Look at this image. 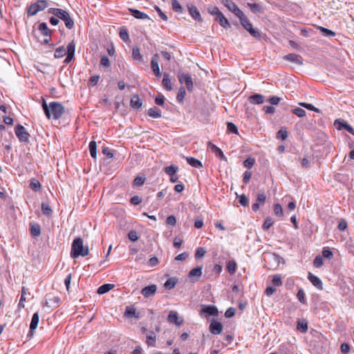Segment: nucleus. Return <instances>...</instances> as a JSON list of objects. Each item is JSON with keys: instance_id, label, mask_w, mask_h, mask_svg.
Segmentation results:
<instances>
[{"instance_id": "72a5a7b5", "label": "nucleus", "mask_w": 354, "mask_h": 354, "mask_svg": "<svg viewBox=\"0 0 354 354\" xmlns=\"http://www.w3.org/2000/svg\"><path fill=\"white\" fill-rule=\"evenodd\" d=\"M33 4L36 8H38V12L44 10L46 8L48 7V1L46 0H38Z\"/></svg>"}, {"instance_id": "69168bd1", "label": "nucleus", "mask_w": 354, "mask_h": 354, "mask_svg": "<svg viewBox=\"0 0 354 354\" xmlns=\"http://www.w3.org/2000/svg\"><path fill=\"white\" fill-rule=\"evenodd\" d=\"M208 12L212 15L217 17L221 12L216 6H210L208 8Z\"/></svg>"}, {"instance_id": "6e6552de", "label": "nucleus", "mask_w": 354, "mask_h": 354, "mask_svg": "<svg viewBox=\"0 0 354 354\" xmlns=\"http://www.w3.org/2000/svg\"><path fill=\"white\" fill-rule=\"evenodd\" d=\"M158 290V286L156 284H151L144 287L141 291V295L145 298H149L153 296Z\"/></svg>"}, {"instance_id": "a211bd4d", "label": "nucleus", "mask_w": 354, "mask_h": 354, "mask_svg": "<svg viewBox=\"0 0 354 354\" xmlns=\"http://www.w3.org/2000/svg\"><path fill=\"white\" fill-rule=\"evenodd\" d=\"M129 10L130 13L131 14V15L136 19H149V16L143 12H141L138 10L133 9V8H129Z\"/></svg>"}, {"instance_id": "dca6fc26", "label": "nucleus", "mask_w": 354, "mask_h": 354, "mask_svg": "<svg viewBox=\"0 0 354 354\" xmlns=\"http://www.w3.org/2000/svg\"><path fill=\"white\" fill-rule=\"evenodd\" d=\"M158 59V55L155 54L151 59V68H152L154 74L156 75V76L160 77L161 75V73L160 71Z\"/></svg>"}, {"instance_id": "2eb2a0df", "label": "nucleus", "mask_w": 354, "mask_h": 354, "mask_svg": "<svg viewBox=\"0 0 354 354\" xmlns=\"http://www.w3.org/2000/svg\"><path fill=\"white\" fill-rule=\"evenodd\" d=\"M223 330V325L219 322L212 321L209 325V331L214 335L221 334Z\"/></svg>"}, {"instance_id": "603ef678", "label": "nucleus", "mask_w": 354, "mask_h": 354, "mask_svg": "<svg viewBox=\"0 0 354 354\" xmlns=\"http://www.w3.org/2000/svg\"><path fill=\"white\" fill-rule=\"evenodd\" d=\"M273 223L274 222L272 218L270 217H268L263 224V229L264 230H268L273 225Z\"/></svg>"}, {"instance_id": "c03bdc74", "label": "nucleus", "mask_w": 354, "mask_h": 354, "mask_svg": "<svg viewBox=\"0 0 354 354\" xmlns=\"http://www.w3.org/2000/svg\"><path fill=\"white\" fill-rule=\"evenodd\" d=\"M319 29L320 32L324 36H326V37H334L335 35V33L333 30H331L327 29V28L322 27V26H319Z\"/></svg>"}, {"instance_id": "f257e3e1", "label": "nucleus", "mask_w": 354, "mask_h": 354, "mask_svg": "<svg viewBox=\"0 0 354 354\" xmlns=\"http://www.w3.org/2000/svg\"><path fill=\"white\" fill-rule=\"evenodd\" d=\"M41 106L48 119H50L52 115L53 119L57 120L60 118L64 113V106L57 102H51L49 103V105H48L46 100L42 99Z\"/></svg>"}, {"instance_id": "4d7b16f0", "label": "nucleus", "mask_w": 354, "mask_h": 354, "mask_svg": "<svg viewBox=\"0 0 354 354\" xmlns=\"http://www.w3.org/2000/svg\"><path fill=\"white\" fill-rule=\"evenodd\" d=\"M227 131L233 133H238V128L232 122H227Z\"/></svg>"}, {"instance_id": "de8ad7c7", "label": "nucleus", "mask_w": 354, "mask_h": 354, "mask_svg": "<svg viewBox=\"0 0 354 354\" xmlns=\"http://www.w3.org/2000/svg\"><path fill=\"white\" fill-rule=\"evenodd\" d=\"M297 329L300 330L302 333H306L308 329L307 322L304 320L299 321L297 322Z\"/></svg>"}, {"instance_id": "37998d69", "label": "nucleus", "mask_w": 354, "mask_h": 354, "mask_svg": "<svg viewBox=\"0 0 354 354\" xmlns=\"http://www.w3.org/2000/svg\"><path fill=\"white\" fill-rule=\"evenodd\" d=\"M172 8L175 12H183V7L180 4L178 0H172L171 2Z\"/></svg>"}, {"instance_id": "338daca9", "label": "nucleus", "mask_w": 354, "mask_h": 354, "mask_svg": "<svg viewBox=\"0 0 354 354\" xmlns=\"http://www.w3.org/2000/svg\"><path fill=\"white\" fill-rule=\"evenodd\" d=\"M323 263H324L323 259L320 256L316 257L315 259H314L313 264H314V266L316 268H320L323 265Z\"/></svg>"}, {"instance_id": "f3484780", "label": "nucleus", "mask_w": 354, "mask_h": 354, "mask_svg": "<svg viewBox=\"0 0 354 354\" xmlns=\"http://www.w3.org/2000/svg\"><path fill=\"white\" fill-rule=\"evenodd\" d=\"M308 279L311 282V283L317 288L319 290H322L323 288L322 282L318 277L314 275L311 272H309L308 274Z\"/></svg>"}, {"instance_id": "b1692460", "label": "nucleus", "mask_w": 354, "mask_h": 354, "mask_svg": "<svg viewBox=\"0 0 354 354\" xmlns=\"http://www.w3.org/2000/svg\"><path fill=\"white\" fill-rule=\"evenodd\" d=\"M38 30L44 36H50L52 31L50 30L47 24L44 22L40 23L38 26Z\"/></svg>"}, {"instance_id": "aec40b11", "label": "nucleus", "mask_w": 354, "mask_h": 354, "mask_svg": "<svg viewBox=\"0 0 354 354\" xmlns=\"http://www.w3.org/2000/svg\"><path fill=\"white\" fill-rule=\"evenodd\" d=\"M249 100L254 104H261L264 102V96L261 94L256 93L249 97Z\"/></svg>"}, {"instance_id": "052dcab7", "label": "nucleus", "mask_w": 354, "mask_h": 354, "mask_svg": "<svg viewBox=\"0 0 354 354\" xmlns=\"http://www.w3.org/2000/svg\"><path fill=\"white\" fill-rule=\"evenodd\" d=\"M120 37L124 41H127L129 39L128 32L126 29H121L120 30Z\"/></svg>"}, {"instance_id": "7ed1b4c3", "label": "nucleus", "mask_w": 354, "mask_h": 354, "mask_svg": "<svg viewBox=\"0 0 354 354\" xmlns=\"http://www.w3.org/2000/svg\"><path fill=\"white\" fill-rule=\"evenodd\" d=\"M48 12L64 21L67 28L72 29L74 27V21L71 17L69 13L66 10L60 8H51L48 9Z\"/></svg>"}, {"instance_id": "393cba45", "label": "nucleus", "mask_w": 354, "mask_h": 354, "mask_svg": "<svg viewBox=\"0 0 354 354\" xmlns=\"http://www.w3.org/2000/svg\"><path fill=\"white\" fill-rule=\"evenodd\" d=\"M113 287H114L113 284H111V283L103 284L97 288V292L99 295H103V294L108 292Z\"/></svg>"}, {"instance_id": "5701e85b", "label": "nucleus", "mask_w": 354, "mask_h": 354, "mask_svg": "<svg viewBox=\"0 0 354 354\" xmlns=\"http://www.w3.org/2000/svg\"><path fill=\"white\" fill-rule=\"evenodd\" d=\"M216 21H217L219 24L225 28L230 27L228 20L225 17L222 12L219 13V15L216 17Z\"/></svg>"}, {"instance_id": "39448f33", "label": "nucleus", "mask_w": 354, "mask_h": 354, "mask_svg": "<svg viewBox=\"0 0 354 354\" xmlns=\"http://www.w3.org/2000/svg\"><path fill=\"white\" fill-rule=\"evenodd\" d=\"M178 78L180 84H185L187 90L189 91H192L193 90L194 84L192 79V77L188 73H185L183 72H178Z\"/></svg>"}, {"instance_id": "09e8293b", "label": "nucleus", "mask_w": 354, "mask_h": 354, "mask_svg": "<svg viewBox=\"0 0 354 354\" xmlns=\"http://www.w3.org/2000/svg\"><path fill=\"white\" fill-rule=\"evenodd\" d=\"M178 170V167L174 165H170L169 167H165V171L167 174L171 176L174 175Z\"/></svg>"}, {"instance_id": "f704fd0d", "label": "nucleus", "mask_w": 354, "mask_h": 354, "mask_svg": "<svg viewBox=\"0 0 354 354\" xmlns=\"http://www.w3.org/2000/svg\"><path fill=\"white\" fill-rule=\"evenodd\" d=\"M177 283V280L176 278H169L168 279L165 283H164V286L165 288L171 290L174 288Z\"/></svg>"}, {"instance_id": "f03ea898", "label": "nucleus", "mask_w": 354, "mask_h": 354, "mask_svg": "<svg viewBox=\"0 0 354 354\" xmlns=\"http://www.w3.org/2000/svg\"><path fill=\"white\" fill-rule=\"evenodd\" d=\"M89 250L88 246H84L83 239L80 237L75 238L71 245V256L75 259L79 257H86L88 254Z\"/></svg>"}, {"instance_id": "c85d7f7f", "label": "nucleus", "mask_w": 354, "mask_h": 354, "mask_svg": "<svg viewBox=\"0 0 354 354\" xmlns=\"http://www.w3.org/2000/svg\"><path fill=\"white\" fill-rule=\"evenodd\" d=\"M30 233L34 237L39 236L41 234V228L38 224H30Z\"/></svg>"}, {"instance_id": "774afa93", "label": "nucleus", "mask_w": 354, "mask_h": 354, "mask_svg": "<svg viewBox=\"0 0 354 354\" xmlns=\"http://www.w3.org/2000/svg\"><path fill=\"white\" fill-rule=\"evenodd\" d=\"M239 202L241 205H243L244 207H246L248 205V198H247V196L245 194H242L239 196Z\"/></svg>"}, {"instance_id": "a878e982", "label": "nucleus", "mask_w": 354, "mask_h": 354, "mask_svg": "<svg viewBox=\"0 0 354 354\" xmlns=\"http://www.w3.org/2000/svg\"><path fill=\"white\" fill-rule=\"evenodd\" d=\"M147 114L153 118H159L161 117V111L157 107H153L148 110Z\"/></svg>"}, {"instance_id": "bf43d9fd", "label": "nucleus", "mask_w": 354, "mask_h": 354, "mask_svg": "<svg viewBox=\"0 0 354 354\" xmlns=\"http://www.w3.org/2000/svg\"><path fill=\"white\" fill-rule=\"evenodd\" d=\"M255 162V160L252 158H248L246 160L243 162L244 167L250 169L253 167L254 164Z\"/></svg>"}, {"instance_id": "9d476101", "label": "nucleus", "mask_w": 354, "mask_h": 354, "mask_svg": "<svg viewBox=\"0 0 354 354\" xmlns=\"http://www.w3.org/2000/svg\"><path fill=\"white\" fill-rule=\"evenodd\" d=\"M218 309L213 305H202L201 315L207 314L209 316H217Z\"/></svg>"}, {"instance_id": "864d4df0", "label": "nucleus", "mask_w": 354, "mask_h": 354, "mask_svg": "<svg viewBox=\"0 0 354 354\" xmlns=\"http://www.w3.org/2000/svg\"><path fill=\"white\" fill-rule=\"evenodd\" d=\"M297 297L301 303H302L304 304L306 303V299L305 297V292L302 289L299 290V291L297 294Z\"/></svg>"}, {"instance_id": "e433bc0d", "label": "nucleus", "mask_w": 354, "mask_h": 354, "mask_svg": "<svg viewBox=\"0 0 354 354\" xmlns=\"http://www.w3.org/2000/svg\"><path fill=\"white\" fill-rule=\"evenodd\" d=\"M66 54V50L64 46L58 47L55 49L54 57L55 58L63 57Z\"/></svg>"}, {"instance_id": "423d86ee", "label": "nucleus", "mask_w": 354, "mask_h": 354, "mask_svg": "<svg viewBox=\"0 0 354 354\" xmlns=\"http://www.w3.org/2000/svg\"><path fill=\"white\" fill-rule=\"evenodd\" d=\"M15 134L19 141L24 142H29L30 134L27 132L25 127L21 124H17L15 127Z\"/></svg>"}, {"instance_id": "1a4fd4ad", "label": "nucleus", "mask_w": 354, "mask_h": 354, "mask_svg": "<svg viewBox=\"0 0 354 354\" xmlns=\"http://www.w3.org/2000/svg\"><path fill=\"white\" fill-rule=\"evenodd\" d=\"M75 52V44L74 41H71L67 46L66 54L67 56L65 58L64 62L66 64H69L71 60L74 58Z\"/></svg>"}, {"instance_id": "49530a36", "label": "nucleus", "mask_w": 354, "mask_h": 354, "mask_svg": "<svg viewBox=\"0 0 354 354\" xmlns=\"http://www.w3.org/2000/svg\"><path fill=\"white\" fill-rule=\"evenodd\" d=\"M248 7H250V10L253 13H258L261 11V7L259 3H248Z\"/></svg>"}, {"instance_id": "412c9836", "label": "nucleus", "mask_w": 354, "mask_h": 354, "mask_svg": "<svg viewBox=\"0 0 354 354\" xmlns=\"http://www.w3.org/2000/svg\"><path fill=\"white\" fill-rule=\"evenodd\" d=\"M130 104L133 109H139L142 106V102L138 95H133L131 99Z\"/></svg>"}, {"instance_id": "7c9ffc66", "label": "nucleus", "mask_w": 354, "mask_h": 354, "mask_svg": "<svg viewBox=\"0 0 354 354\" xmlns=\"http://www.w3.org/2000/svg\"><path fill=\"white\" fill-rule=\"evenodd\" d=\"M186 160H187V162L192 167H195V168H200L203 165H202V163L200 160H198V159H196L194 158H192V157H187L186 158Z\"/></svg>"}, {"instance_id": "6e6d98bb", "label": "nucleus", "mask_w": 354, "mask_h": 354, "mask_svg": "<svg viewBox=\"0 0 354 354\" xmlns=\"http://www.w3.org/2000/svg\"><path fill=\"white\" fill-rule=\"evenodd\" d=\"M274 212L277 216H282L283 215V209L279 203L274 205Z\"/></svg>"}, {"instance_id": "ddd939ff", "label": "nucleus", "mask_w": 354, "mask_h": 354, "mask_svg": "<svg viewBox=\"0 0 354 354\" xmlns=\"http://www.w3.org/2000/svg\"><path fill=\"white\" fill-rule=\"evenodd\" d=\"M167 320L169 323L175 324L178 326H180L183 322V319L181 318L179 320L177 312L173 310L170 311Z\"/></svg>"}, {"instance_id": "c756f323", "label": "nucleus", "mask_w": 354, "mask_h": 354, "mask_svg": "<svg viewBox=\"0 0 354 354\" xmlns=\"http://www.w3.org/2000/svg\"><path fill=\"white\" fill-rule=\"evenodd\" d=\"M125 315L128 317H135L136 318H139L140 316L136 313V309L133 306H127L125 310Z\"/></svg>"}, {"instance_id": "58836bf2", "label": "nucleus", "mask_w": 354, "mask_h": 354, "mask_svg": "<svg viewBox=\"0 0 354 354\" xmlns=\"http://www.w3.org/2000/svg\"><path fill=\"white\" fill-rule=\"evenodd\" d=\"M185 94H186L185 88L183 86H180L179 88V90H178V92L177 94V97H176L177 101L179 102L180 103H183L184 97L185 96Z\"/></svg>"}, {"instance_id": "680f3d73", "label": "nucleus", "mask_w": 354, "mask_h": 354, "mask_svg": "<svg viewBox=\"0 0 354 354\" xmlns=\"http://www.w3.org/2000/svg\"><path fill=\"white\" fill-rule=\"evenodd\" d=\"M292 112L299 118H302L306 115V111L301 108H296L292 110Z\"/></svg>"}, {"instance_id": "4be33fe9", "label": "nucleus", "mask_w": 354, "mask_h": 354, "mask_svg": "<svg viewBox=\"0 0 354 354\" xmlns=\"http://www.w3.org/2000/svg\"><path fill=\"white\" fill-rule=\"evenodd\" d=\"M39 320V313H35L32 317L31 322L30 324V333L32 334L33 330H35L38 326Z\"/></svg>"}, {"instance_id": "9b49d317", "label": "nucleus", "mask_w": 354, "mask_h": 354, "mask_svg": "<svg viewBox=\"0 0 354 354\" xmlns=\"http://www.w3.org/2000/svg\"><path fill=\"white\" fill-rule=\"evenodd\" d=\"M202 266H198L192 269L189 272V277L192 279V282H196L202 275Z\"/></svg>"}, {"instance_id": "79ce46f5", "label": "nucleus", "mask_w": 354, "mask_h": 354, "mask_svg": "<svg viewBox=\"0 0 354 354\" xmlns=\"http://www.w3.org/2000/svg\"><path fill=\"white\" fill-rule=\"evenodd\" d=\"M145 177L141 176H138L133 180V187H140L145 183Z\"/></svg>"}, {"instance_id": "cd10ccee", "label": "nucleus", "mask_w": 354, "mask_h": 354, "mask_svg": "<svg viewBox=\"0 0 354 354\" xmlns=\"http://www.w3.org/2000/svg\"><path fill=\"white\" fill-rule=\"evenodd\" d=\"M236 263L234 260H230L227 262L226 269L230 274H232L235 273L236 270Z\"/></svg>"}, {"instance_id": "e2e57ef3", "label": "nucleus", "mask_w": 354, "mask_h": 354, "mask_svg": "<svg viewBox=\"0 0 354 354\" xmlns=\"http://www.w3.org/2000/svg\"><path fill=\"white\" fill-rule=\"evenodd\" d=\"M348 227L347 222L345 219H341L338 223L337 228L340 231L345 230Z\"/></svg>"}, {"instance_id": "c9c22d12", "label": "nucleus", "mask_w": 354, "mask_h": 354, "mask_svg": "<svg viewBox=\"0 0 354 354\" xmlns=\"http://www.w3.org/2000/svg\"><path fill=\"white\" fill-rule=\"evenodd\" d=\"M146 342L149 346H155L156 335H154L153 332L151 331L147 335Z\"/></svg>"}, {"instance_id": "a19ab883", "label": "nucleus", "mask_w": 354, "mask_h": 354, "mask_svg": "<svg viewBox=\"0 0 354 354\" xmlns=\"http://www.w3.org/2000/svg\"><path fill=\"white\" fill-rule=\"evenodd\" d=\"M223 4L230 10L234 11L236 5L232 0H222Z\"/></svg>"}, {"instance_id": "3c124183", "label": "nucleus", "mask_w": 354, "mask_h": 354, "mask_svg": "<svg viewBox=\"0 0 354 354\" xmlns=\"http://www.w3.org/2000/svg\"><path fill=\"white\" fill-rule=\"evenodd\" d=\"M266 200V196L264 192H261L257 194L256 202L259 205H263Z\"/></svg>"}, {"instance_id": "0eeeda50", "label": "nucleus", "mask_w": 354, "mask_h": 354, "mask_svg": "<svg viewBox=\"0 0 354 354\" xmlns=\"http://www.w3.org/2000/svg\"><path fill=\"white\" fill-rule=\"evenodd\" d=\"M334 126L337 130H341L342 129H346L351 134L354 136V129L348 124L345 120L342 119H337L334 122Z\"/></svg>"}, {"instance_id": "20e7f679", "label": "nucleus", "mask_w": 354, "mask_h": 354, "mask_svg": "<svg viewBox=\"0 0 354 354\" xmlns=\"http://www.w3.org/2000/svg\"><path fill=\"white\" fill-rule=\"evenodd\" d=\"M240 23L241 26L254 37L257 39H259L261 37V32L257 28H253L252 24L248 20V19L245 17L240 20Z\"/></svg>"}, {"instance_id": "f8f14e48", "label": "nucleus", "mask_w": 354, "mask_h": 354, "mask_svg": "<svg viewBox=\"0 0 354 354\" xmlns=\"http://www.w3.org/2000/svg\"><path fill=\"white\" fill-rule=\"evenodd\" d=\"M283 59L288 62L294 63L297 65L301 66L303 64L302 57L297 54L290 53L283 57Z\"/></svg>"}, {"instance_id": "6ab92c4d", "label": "nucleus", "mask_w": 354, "mask_h": 354, "mask_svg": "<svg viewBox=\"0 0 354 354\" xmlns=\"http://www.w3.org/2000/svg\"><path fill=\"white\" fill-rule=\"evenodd\" d=\"M60 302V298L57 296L48 295L45 301V306H52L51 304H54L55 306H58Z\"/></svg>"}, {"instance_id": "4c0bfd02", "label": "nucleus", "mask_w": 354, "mask_h": 354, "mask_svg": "<svg viewBox=\"0 0 354 354\" xmlns=\"http://www.w3.org/2000/svg\"><path fill=\"white\" fill-rule=\"evenodd\" d=\"M30 187L35 192H37L41 188V183L36 178H32L30 180Z\"/></svg>"}, {"instance_id": "2f4dec72", "label": "nucleus", "mask_w": 354, "mask_h": 354, "mask_svg": "<svg viewBox=\"0 0 354 354\" xmlns=\"http://www.w3.org/2000/svg\"><path fill=\"white\" fill-rule=\"evenodd\" d=\"M209 147H211L212 150L215 153V154L221 158V159L225 158V156L223 154V152L222 150L216 146L215 145L212 144V142H209Z\"/></svg>"}, {"instance_id": "ea45409f", "label": "nucleus", "mask_w": 354, "mask_h": 354, "mask_svg": "<svg viewBox=\"0 0 354 354\" xmlns=\"http://www.w3.org/2000/svg\"><path fill=\"white\" fill-rule=\"evenodd\" d=\"M41 211L46 216H50L52 214V209L47 203H41Z\"/></svg>"}, {"instance_id": "bb28decb", "label": "nucleus", "mask_w": 354, "mask_h": 354, "mask_svg": "<svg viewBox=\"0 0 354 354\" xmlns=\"http://www.w3.org/2000/svg\"><path fill=\"white\" fill-rule=\"evenodd\" d=\"M162 86L167 91H171L172 89L171 80L168 74L167 73H164L163 75Z\"/></svg>"}, {"instance_id": "473e14b6", "label": "nucleus", "mask_w": 354, "mask_h": 354, "mask_svg": "<svg viewBox=\"0 0 354 354\" xmlns=\"http://www.w3.org/2000/svg\"><path fill=\"white\" fill-rule=\"evenodd\" d=\"M91 156L93 158L97 157V144L95 141H91L88 145Z\"/></svg>"}, {"instance_id": "8fccbe9b", "label": "nucleus", "mask_w": 354, "mask_h": 354, "mask_svg": "<svg viewBox=\"0 0 354 354\" xmlns=\"http://www.w3.org/2000/svg\"><path fill=\"white\" fill-rule=\"evenodd\" d=\"M132 57L136 60H141L142 59V55L140 53V49L138 47L133 48Z\"/></svg>"}, {"instance_id": "13d9d810", "label": "nucleus", "mask_w": 354, "mask_h": 354, "mask_svg": "<svg viewBox=\"0 0 354 354\" xmlns=\"http://www.w3.org/2000/svg\"><path fill=\"white\" fill-rule=\"evenodd\" d=\"M38 12V8H36L34 4H31L27 10V14L28 16H34L37 15Z\"/></svg>"}, {"instance_id": "0e129e2a", "label": "nucleus", "mask_w": 354, "mask_h": 354, "mask_svg": "<svg viewBox=\"0 0 354 354\" xmlns=\"http://www.w3.org/2000/svg\"><path fill=\"white\" fill-rule=\"evenodd\" d=\"M205 252L206 251L203 248H198L195 254L196 259L202 258L205 255Z\"/></svg>"}, {"instance_id": "5fc2aeb1", "label": "nucleus", "mask_w": 354, "mask_h": 354, "mask_svg": "<svg viewBox=\"0 0 354 354\" xmlns=\"http://www.w3.org/2000/svg\"><path fill=\"white\" fill-rule=\"evenodd\" d=\"M299 105L301 106L302 107H304V108L310 110V111H314L317 113H318L319 111V110L317 108H316L315 106H313L312 104L301 102V103H299Z\"/></svg>"}, {"instance_id": "a18cd8bd", "label": "nucleus", "mask_w": 354, "mask_h": 354, "mask_svg": "<svg viewBox=\"0 0 354 354\" xmlns=\"http://www.w3.org/2000/svg\"><path fill=\"white\" fill-rule=\"evenodd\" d=\"M272 283L274 286H281L282 285L281 277L280 274H274L272 277Z\"/></svg>"}, {"instance_id": "4468645a", "label": "nucleus", "mask_w": 354, "mask_h": 354, "mask_svg": "<svg viewBox=\"0 0 354 354\" xmlns=\"http://www.w3.org/2000/svg\"><path fill=\"white\" fill-rule=\"evenodd\" d=\"M187 9L189 15L193 17L194 19H195L197 21H202L201 14L195 6L189 4L187 5Z\"/></svg>"}]
</instances>
